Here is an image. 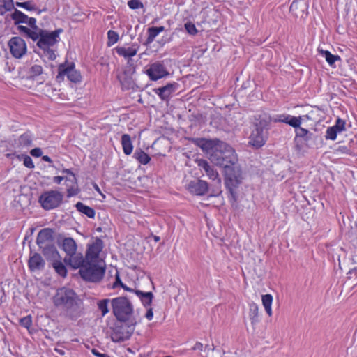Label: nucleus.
Segmentation results:
<instances>
[{"instance_id":"f257e3e1","label":"nucleus","mask_w":357,"mask_h":357,"mask_svg":"<svg viewBox=\"0 0 357 357\" xmlns=\"http://www.w3.org/2000/svg\"><path fill=\"white\" fill-rule=\"evenodd\" d=\"M52 300L54 306L61 309L64 315L71 320H76L83 314V308L76 293L70 288L58 289Z\"/></svg>"},{"instance_id":"f03ea898","label":"nucleus","mask_w":357,"mask_h":357,"mask_svg":"<svg viewBox=\"0 0 357 357\" xmlns=\"http://www.w3.org/2000/svg\"><path fill=\"white\" fill-rule=\"evenodd\" d=\"M63 31L61 29H56L53 31H48L42 29L36 32V38H33V41H37V47L42 51L38 52L41 56H45L49 60L53 61L56 59L54 50L52 48L59 40V34Z\"/></svg>"},{"instance_id":"7ed1b4c3","label":"nucleus","mask_w":357,"mask_h":357,"mask_svg":"<svg viewBox=\"0 0 357 357\" xmlns=\"http://www.w3.org/2000/svg\"><path fill=\"white\" fill-rule=\"evenodd\" d=\"M255 123V129L250 136L249 143L256 148L261 147L268 138L269 125L271 118L269 115L264 114L259 115Z\"/></svg>"},{"instance_id":"20e7f679","label":"nucleus","mask_w":357,"mask_h":357,"mask_svg":"<svg viewBox=\"0 0 357 357\" xmlns=\"http://www.w3.org/2000/svg\"><path fill=\"white\" fill-rule=\"evenodd\" d=\"M210 160L215 165L225 168L229 165H234L237 161V158L234 149L222 142L211 155Z\"/></svg>"},{"instance_id":"39448f33","label":"nucleus","mask_w":357,"mask_h":357,"mask_svg":"<svg viewBox=\"0 0 357 357\" xmlns=\"http://www.w3.org/2000/svg\"><path fill=\"white\" fill-rule=\"evenodd\" d=\"M112 312L119 322L136 320L133 317L134 308L131 302L125 296H119L111 300Z\"/></svg>"},{"instance_id":"423d86ee","label":"nucleus","mask_w":357,"mask_h":357,"mask_svg":"<svg viewBox=\"0 0 357 357\" xmlns=\"http://www.w3.org/2000/svg\"><path fill=\"white\" fill-rule=\"evenodd\" d=\"M137 320L120 322L116 324L111 333V339L114 342H121L128 340L134 333Z\"/></svg>"},{"instance_id":"0eeeda50","label":"nucleus","mask_w":357,"mask_h":357,"mask_svg":"<svg viewBox=\"0 0 357 357\" xmlns=\"http://www.w3.org/2000/svg\"><path fill=\"white\" fill-rule=\"evenodd\" d=\"M94 262L87 261L86 264L79 269V274L86 281L98 282L102 279L105 270Z\"/></svg>"},{"instance_id":"6e6552de","label":"nucleus","mask_w":357,"mask_h":357,"mask_svg":"<svg viewBox=\"0 0 357 357\" xmlns=\"http://www.w3.org/2000/svg\"><path fill=\"white\" fill-rule=\"evenodd\" d=\"M225 185L230 193L234 195V188L238 187L242 180L241 170L236 163L224 168Z\"/></svg>"},{"instance_id":"1a4fd4ad","label":"nucleus","mask_w":357,"mask_h":357,"mask_svg":"<svg viewBox=\"0 0 357 357\" xmlns=\"http://www.w3.org/2000/svg\"><path fill=\"white\" fill-rule=\"evenodd\" d=\"M63 195L56 190H50L43 193L39 197L42 207L45 210H50L58 207L62 202Z\"/></svg>"},{"instance_id":"9d476101","label":"nucleus","mask_w":357,"mask_h":357,"mask_svg":"<svg viewBox=\"0 0 357 357\" xmlns=\"http://www.w3.org/2000/svg\"><path fill=\"white\" fill-rule=\"evenodd\" d=\"M59 74L56 76V79L59 82L63 79V76L66 75L68 79L74 83L81 82L82 76L79 71L75 69V64L70 63L68 66L66 63L60 64L59 66Z\"/></svg>"},{"instance_id":"9b49d317","label":"nucleus","mask_w":357,"mask_h":357,"mask_svg":"<svg viewBox=\"0 0 357 357\" xmlns=\"http://www.w3.org/2000/svg\"><path fill=\"white\" fill-rule=\"evenodd\" d=\"M8 45L11 54L15 58L20 59L26 52V43L20 37H13Z\"/></svg>"},{"instance_id":"f8f14e48","label":"nucleus","mask_w":357,"mask_h":357,"mask_svg":"<svg viewBox=\"0 0 357 357\" xmlns=\"http://www.w3.org/2000/svg\"><path fill=\"white\" fill-rule=\"evenodd\" d=\"M192 142L199 147L202 149V150L209 154L210 155L214 153V151L216 148H218L220 143L222 142L218 139H206L205 138H193Z\"/></svg>"},{"instance_id":"ddd939ff","label":"nucleus","mask_w":357,"mask_h":357,"mask_svg":"<svg viewBox=\"0 0 357 357\" xmlns=\"http://www.w3.org/2000/svg\"><path fill=\"white\" fill-rule=\"evenodd\" d=\"M146 72L149 78L153 81H156L169 75L165 66L159 62L151 64Z\"/></svg>"},{"instance_id":"4468645a","label":"nucleus","mask_w":357,"mask_h":357,"mask_svg":"<svg viewBox=\"0 0 357 357\" xmlns=\"http://www.w3.org/2000/svg\"><path fill=\"white\" fill-rule=\"evenodd\" d=\"M103 248V241L96 238L95 241L89 245L86 252V259L89 261H96Z\"/></svg>"},{"instance_id":"2eb2a0df","label":"nucleus","mask_w":357,"mask_h":357,"mask_svg":"<svg viewBox=\"0 0 357 357\" xmlns=\"http://www.w3.org/2000/svg\"><path fill=\"white\" fill-rule=\"evenodd\" d=\"M188 190L192 194L202 196L207 192L208 184L201 179L191 181L188 185Z\"/></svg>"},{"instance_id":"dca6fc26","label":"nucleus","mask_w":357,"mask_h":357,"mask_svg":"<svg viewBox=\"0 0 357 357\" xmlns=\"http://www.w3.org/2000/svg\"><path fill=\"white\" fill-rule=\"evenodd\" d=\"M197 163L199 168L205 172L210 179L215 181L218 184H220L221 179L218 172L206 160H197Z\"/></svg>"},{"instance_id":"f3484780","label":"nucleus","mask_w":357,"mask_h":357,"mask_svg":"<svg viewBox=\"0 0 357 357\" xmlns=\"http://www.w3.org/2000/svg\"><path fill=\"white\" fill-rule=\"evenodd\" d=\"M307 3L305 0H294L289 8L290 12L296 17H303L307 15Z\"/></svg>"},{"instance_id":"a211bd4d","label":"nucleus","mask_w":357,"mask_h":357,"mask_svg":"<svg viewBox=\"0 0 357 357\" xmlns=\"http://www.w3.org/2000/svg\"><path fill=\"white\" fill-rule=\"evenodd\" d=\"M54 231L50 228L41 229L37 236L36 243L40 248H43L46 243H51L54 241Z\"/></svg>"},{"instance_id":"6ab92c4d","label":"nucleus","mask_w":357,"mask_h":357,"mask_svg":"<svg viewBox=\"0 0 357 357\" xmlns=\"http://www.w3.org/2000/svg\"><path fill=\"white\" fill-rule=\"evenodd\" d=\"M178 86V84L176 82L169 83L164 86L155 89L154 91L162 100H167L169 96L176 91Z\"/></svg>"},{"instance_id":"aec40b11","label":"nucleus","mask_w":357,"mask_h":357,"mask_svg":"<svg viewBox=\"0 0 357 357\" xmlns=\"http://www.w3.org/2000/svg\"><path fill=\"white\" fill-rule=\"evenodd\" d=\"M64 179L66 182L68 197H70L77 195L79 190L75 175L67 176Z\"/></svg>"},{"instance_id":"412c9836","label":"nucleus","mask_w":357,"mask_h":357,"mask_svg":"<svg viewBox=\"0 0 357 357\" xmlns=\"http://www.w3.org/2000/svg\"><path fill=\"white\" fill-rule=\"evenodd\" d=\"M45 262L38 253L30 257L28 262L29 268L31 271H40L44 268Z\"/></svg>"},{"instance_id":"4be33fe9","label":"nucleus","mask_w":357,"mask_h":357,"mask_svg":"<svg viewBox=\"0 0 357 357\" xmlns=\"http://www.w3.org/2000/svg\"><path fill=\"white\" fill-rule=\"evenodd\" d=\"M42 248V252L47 261H50L52 263L57 259H61L60 255L54 245H44Z\"/></svg>"},{"instance_id":"5701e85b","label":"nucleus","mask_w":357,"mask_h":357,"mask_svg":"<svg viewBox=\"0 0 357 357\" xmlns=\"http://www.w3.org/2000/svg\"><path fill=\"white\" fill-rule=\"evenodd\" d=\"M66 262H69V264L74 268H82V266H85L87 263V260L84 258L83 255L81 253L75 254L73 255L69 256V258L67 259H65Z\"/></svg>"},{"instance_id":"b1692460","label":"nucleus","mask_w":357,"mask_h":357,"mask_svg":"<svg viewBox=\"0 0 357 357\" xmlns=\"http://www.w3.org/2000/svg\"><path fill=\"white\" fill-rule=\"evenodd\" d=\"M32 139L31 134L29 132H26L15 140V146L18 149L30 146L32 144Z\"/></svg>"},{"instance_id":"393cba45","label":"nucleus","mask_w":357,"mask_h":357,"mask_svg":"<svg viewBox=\"0 0 357 357\" xmlns=\"http://www.w3.org/2000/svg\"><path fill=\"white\" fill-rule=\"evenodd\" d=\"M274 121L284 122L296 129L301 123V118L291 115H280L278 119H275Z\"/></svg>"},{"instance_id":"a878e982","label":"nucleus","mask_w":357,"mask_h":357,"mask_svg":"<svg viewBox=\"0 0 357 357\" xmlns=\"http://www.w3.org/2000/svg\"><path fill=\"white\" fill-rule=\"evenodd\" d=\"M62 248L68 256L75 254L77 250V244L73 238H65L63 241Z\"/></svg>"},{"instance_id":"bb28decb","label":"nucleus","mask_w":357,"mask_h":357,"mask_svg":"<svg viewBox=\"0 0 357 357\" xmlns=\"http://www.w3.org/2000/svg\"><path fill=\"white\" fill-rule=\"evenodd\" d=\"M75 208L79 213L86 215L89 218H93L95 217V210L93 208L84 204L82 202H77L75 204Z\"/></svg>"},{"instance_id":"cd10ccee","label":"nucleus","mask_w":357,"mask_h":357,"mask_svg":"<svg viewBox=\"0 0 357 357\" xmlns=\"http://www.w3.org/2000/svg\"><path fill=\"white\" fill-rule=\"evenodd\" d=\"M121 144L123 152L126 155L131 154L133 146L131 142L130 136L128 134H123L121 137Z\"/></svg>"},{"instance_id":"c85d7f7f","label":"nucleus","mask_w":357,"mask_h":357,"mask_svg":"<svg viewBox=\"0 0 357 357\" xmlns=\"http://www.w3.org/2000/svg\"><path fill=\"white\" fill-rule=\"evenodd\" d=\"M135 293L140 298L144 306L150 305L153 298V294L151 292H144L140 290H135Z\"/></svg>"},{"instance_id":"c756f323","label":"nucleus","mask_w":357,"mask_h":357,"mask_svg":"<svg viewBox=\"0 0 357 357\" xmlns=\"http://www.w3.org/2000/svg\"><path fill=\"white\" fill-rule=\"evenodd\" d=\"M116 52L119 55L123 56L125 58L132 57L137 54V48L134 46L129 47H121L116 49Z\"/></svg>"},{"instance_id":"7c9ffc66","label":"nucleus","mask_w":357,"mask_h":357,"mask_svg":"<svg viewBox=\"0 0 357 357\" xmlns=\"http://www.w3.org/2000/svg\"><path fill=\"white\" fill-rule=\"evenodd\" d=\"M258 310V305L256 303H252L250 304L249 317L252 326L259 322Z\"/></svg>"},{"instance_id":"2f4dec72","label":"nucleus","mask_w":357,"mask_h":357,"mask_svg":"<svg viewBox=\"0 0 357 357\" xmlns=\"http://www.w3.org/2000/svg\"><path fill=\"white\" fill-rule=\"evenodd\" d=\"M134 158L143 165H146L151 160L150 156L140 149H136L134 153Z\"/></svg>"},{"instance_id":"473e14b6","label":"nucleus","mask_w":357,"mask_h":357,"mask_svg":"<svg viewBox=\"0 0 357 357\" xmlns=\"http://www.w3.org/2000/svg\"><path fill=\"white\" fill-rule=\"evenodd\" d=\"M11 18L15 21V24H20L26 23L29 17L17 9H15L11 15Z\"/></svg>"},{"instance_id":"72a5a7b5","label":"nucleus","mask_w":357,"mask_h":357,"mask_svg":"<svg viewBox=\"0 0 357 357\" xmlns=\"http://www.w3.org/2000/svg\"><path fill=\"white\" fill-rule=\"evenodd\" d=\"M53 268L55 271L62 277H65L67 273V270L65 265L61 261L60 259H57L52 263Z\"/></svg>"},{"instance_id":"f704fd0d","label":"nucleus","mask_w":357,"mask_h":357,"mask_svg":"<svg viewBox=\"0 0 357 357\" xmlns=\"http://www.w3.org/2000/svg\"><path fill=\"white\" fill-rule=\"evenodd\" d=\"M319 52L321 54V55L325 57L326 61L328 63V64L331 66H333V65L336 61L340 60V57L339 56L333 55L328 50H321Z\"/></svg>"},{"instance_id":"c9c22d12","label":"nucleus","mask_w":357,"mask_h":357,"mask_svg":"<svg viewBox=\"0 0 357 357\" xmlns=\"http://www.w3.org/2000/svg\"><path fill=\"white\" fill-rule=\"evenodd\" d=\"M273 296L271 294H265L262 296V303L266 312L269 316L272 314L271 304Z\"/></svg>"},{"instance_id":"e433bc0d","label":"nucleus","mask_w":357,"mask_h":357,"mask_svg":"<svg viewBox=\"0 0 357 357\" xmlns=\"http://www.w3.org/2000/svg\"><path fill=\"white\" fill-rule=\"evenodd\" d=\"M297 137L303 138L305 141L312 139V133L310 132L307 129L298 126L295 130Z\"/></svg>"},{"instance_id":"4c0bfd02","label":"nucleus","mask_w":357,"mask_h":357,"mask_svg":"<svg viewBox=\"0 0 357 357\" xmlns=\"http://www.w3.org/2000/svg\"><path fill=\"white\" fill-rule=\"evenodd\" d=\"M17 30L20 33L24 34L25 36L32 40L33 38H36L37 37L36 32L26 26L19 25L17 26Z\"/></svg>"},{"instance_id":"58836bf2","label":"nucleus","mask_w":357,"mask_h":357,"mask_svg":"<svg viewBox=\"0 0 357 357\" xmlns=\"http://www.w3.org/2000/svg\"><path fill=\"white\" fill-rule=\"evenodd\" d=\"M348 239L354 245H357V222H355L354 226L347 234Z\"/></svg>"},{"instance_id":"ea45409f","label":"nucleus","mask_w":357,"mask_h":357,"mask_svg":"<svg viewBox=\"0 0 357 357\" xmlns=\"http://www.w3.org/2000/svg\"><path fill=\"white\" fill-rule=\"evenodd\" d=\"M111 302L109 299H102L98 301V307L102 312V316H105L109 312L108 303Z\"/></svg>"},{"instance_id":"a19ab883","label":"nucleus","mask_w":357,"mask_h":357,"mask_svg":"<svg viewBox=\"0 0 357 357\" xmlns=\"http://www.w3.org/2000/svg\"><path fill=\"white\" fill-rule=\"evenodd\" d=\"M107 37H108V45H111L114 43H116L119 40V35L118 33L112 30H109L107 32Z\"/></svg>"},{"instance_id":"79ce46f5","label":"nucleus","mask_w":357,"mask_h":357,"mask_svg":"<svg viewBox=\"0 0 357 357\" xmlns=\"http://www.w3.org/2000/svg\"><path fill=\"white\" fill-rule=\"evenodd\" d=\"M337 132H338L335 128L329 127L326 130V138L327 139L335 140L337 137Z\"/></svg>"},{"instance_id":"37998d69","label":"nucleus","mask_w":357,"mask_h":357,"mask_svg":"<svg viewBox=\"0 0 357 357\" xmlns=\"http://www.w3.org/2000/svg\"><path fill=\"white\" fill-rule=\"evenodd\" d=\"M26 24H27L31 27V30L36 32H39L40 30H42V29L39 28L36 25V20L34 17H29V19H27L26 20Z\"/></svg>"},{"instance_id":"c03bdc74","label":"nucleus","mask_w":357,"mask_h":357,"mask_svg":"<svg viewBox=\"0 0 357 357\" xmlns=\"http://www.w3.org/2000/svg\"><path fill=\"white\" fill-rule=\"evenodd\" d=\"M16 6L23 8L27 10H36V8L31 3V1L17 2Z\"/></svg>"},{"instance_id":"a18cd8bd","label":"nucleus","mask_w":357,"mask_h":357,"mask_svg":"<svg viewBox=\"0 0 357 357\" xmlns=\"http://www.w3.org/2000/svg\"><path fill=\"white\" fill-rule=\"evenodd\" d=\"M149 36L147 38L148 43H151L154 40L155 38L159 34L155 26L149 27L148 29Z\"/></svg>"},{"instance_id":"49530a36","label":"nucleus","mask_w":357,"mask_h":357,"mask_svg":"<svg viewBox=\"0 0 357 357\" xmlns=\"http://www.w3.org/2000/svg\"><path fill=\"white\" fill-rule=\"evenodd\" d=\"M185 29L190 35H195L197 33V30L195 27V25L192 22L185 23Z\"/></svg>"},{"instance_id":"de8ad7c7","label":"nucleus","mask_w":357,"mask_h":357,"mask_svg":"<svg viewBox=\"0 0 357 357\" xmlns=\"http://www.w3.org/2000/svg\"><path fill=\"white\" fill-rule=\"evenodd\" d=\"M320 111L319 109L317 108V107H315L314 109H312L310 110V112H308L309 115H310V121H319V114L317 113H319Z\"/></svg>"},{"instance_id":"09e8293b","label":"nucleus","mask_w":357,"mask_h":357,"mask_svg":"<svg viewBox=\"0 0 357 357\" xmlns=\"http://www.w3.org/2000/svg\"><path fill=\"white\" fill-rule=\"evenodd\" d=\"M128 4L131 9L142 8L144 7L143 3L139 0H130Z\"/></svg>"},{"instance_id":"8fccbe9b","label":"nucleus","mask_w":357,"mask_h":357,"mask_svg":"<svg viewBox=\"0 0 357 357\" xmlns=\"http://www.w3.org/2000/svg\"><path fill=\"white\" fill-rule=\"evenodd\" d=\"M345 121L342 120L341 119H338L336 121L335 126H332L335 128L338 132H342L344 130Z\"/></svg>"},{"instance_id":"3c124183","label":"nucleus","mask_w":357,"mask_h":357,"mask_svg":"<svg viewBox=\"0 0 357 357\" xmlns=\"http://www.w3.org/2000/svg\"><path fill=\"white\" fill-rule=\"evenodd\" d=\"M30 73L32 76L39 75L43 73V68L41 66L34 65L31 67Z\"/></svg>"},{"instance_id":"603ef678","label":"nucleus","mask_w":357,"mask_h":357,"mask_svg":"<svg viewBox=\"0 0 357 357\" xmlns=\"http://www.w3.org/2000/svg\"><path fill=\"white\" fill-rule=\"evenodd\" d=\"M20 323L22 326L29 328L31 326L32 320L30 316H27L22 318Z\"/></svg>"},{"instance_id":"864d4df0","label":"nucleus","mask_w":357,"mask_h":357,"mask_svg":"<svg viewBox=\"0 0 357 357\" xmlns=\"http://www.w3.org/2000/svg\"><path fill=\"white\" fill-rule=\"evenodd\" d=\"M23 162H24V165L25 167L30 168V169L34 167V165L32 161V159L29 155L24 156Z\"/></svg>"},{"instance_id":"5fc2aeb1","label":"nucleus","mask_w":357,"mask_h":357,"mask_svg":"<svg viewBox=\"0 0 357 357\" xmlns=\"http://www.w3.org/2000/svg\"><path fill=\"white\" fill-rule=\"evenodd\" d=\"M336 153L350 154L349 149L345 146H340L336 150Z\"/></svg>"},{"instance_id":"6e6d98bb","label":"nucleus","mask_w":357,"mask_h":357,"mask_svg":"<svg viewBox=\"0 0 357 357\" xmlns=\"http://www.w3.org/2000/svg\"><path fill=\"white\" fill-rule=\"evenodd\" d=\"M30 153L33 157H40L42 155L43 151L40 148H34L31 151Z\"/></svg>"},{"instance_id":"4d7b16f0","label":"nucleus","mask_w":357,"mask_h":357,"mask_svg":"<svg viewBox=\"0 0 357 357\" xmlns=\"http://www.w3.org/2000/svg\"><path fill=\"white\" fill-rule=\"evenodd\" d=\"M122 285H123V283L122 282V281H121V280L120 278L119 274L117 272L116 275H115V282L113 284V288H116L118 286L121 287Z\"/></svg>"},{"instance_id":"13d9d810","label":"nucleus","mask_w":357,"mask_h":357,"mask_svg":"<svg viewBox=\"0 0 357 357\" xmlns=\"http://www.w3.org/2000/svg\"><path fill=\"white\" fill-rule=\"evenodd\" d=\"M206 357H222V352L220 350L215 349Z\"/></svg>"},{"instance_id":"bf43d9fd","label":"nucleus","mask_w":357,"mask_h":357,"mask_svg":"<svg viewBox=\"0 0 357 357\" xmlns=\"http://www.w3.org/2000/svg\"><path fill=\"white\" fill-rule=\"evenodd\" d=\"M91 352L92 354L97 356V357H110L109 355L106 354H101L100 353L97 349H93L91 350Z\"/></svg>"},{"instance_id":"052dcab7","label":"nucleus","mask_w":357,"mask_h":357,"mask_svg":"<svg viewBox=\"0 0 357 357\" xmlns=\"http://www.w3.org/2000/svg\"><path fill=\"white\" fill-rule=\"evenodd\" d=\"M215 347L213 344L209 345L206 344L204 347V351H206V356L208 355V354H211L213 351H214Z\"/></svg>"},{"instance_id":"680f3d73","label":"nucleus","mask_w":357,"mask_h":357,"mask_svg":"<svg viewBox=\"0 0 357 357\" xmlns=\"http://www.w3.org/2000/svg\"><path fill=\"white\" fill-rule=\"evenodd\" d=\"M145 317L147 318V319L149 320H151L153 319V310L152 308H149L146 314H145Z\"/></svg>"},{"instance_id":"e2e57ef3","label":"nucleus","mask_w":357,"mask_h":357,"mask_svg":"<svg viewBox=\"0 0 357 357\" xmlns=\"http://www.w3.org/2000/svg\"><path fill=\"white\" fill-rule=\"evenodd\" d=\"M64 176H56L53 178V181L56 183L59 184L63 180H64Z\"/></svg>"},{"instance_id":"0e129e2a","label":"nucleus","mask_w":357,"mask_h":357,"mask_svg":"<svg viewBox=\"0 0 357 357\" xmlns=\"http://www.w3.org/2000/svg\"><path fill=\"white\" fill-rule=\"evenodd\" d=\"M193 350H200L202 351L203 349V344L201 342H196V344L192 347Z\"/></svg>"},{"instance_id":"69168bd1","label":"nucleus","mask_w":357,"mask_h":357,"mask_svg":"<svg viewBox=\"0 0 357 357\" xmlns=\"http://www.w3.org/2000/svg\"><path fill=\"white\" fill-rule=\"evenodd\" d=\"M42 160L48 162L50 163H52V160L48 156V155H43L42 156Z\"/></svg>"},{"instance_id":"338daca9","label":"nucleus","mask_w":357,"mask_h":357,"mask_svg":"<svg viewBox=\"0 0 357 357\" xmlns=\"http://www.w3.org/2000/svg\"><path fill=\"white\" fill-rule=\"evenodd\" d=\"M62 172L68 174V176L74 175V174L70 169H63L62 170Z\"/></svg>"},{"instance_id":"774afa93","label":"nucleus","mask_w":357,"mask_h":357,"mask_svg":"<svg viewBox=\"0 0 357 357\" xmlns=\"http://www.w3.org/2000/svg\"><path fill=\"white\" fill-rule=\"evenodd\" d=\"M121 287L126 290V291H130V292H135V290L131 289V288H129L128 287H127L126 284H123V285L121 286Z\"/></svg>"}]
</instances>
